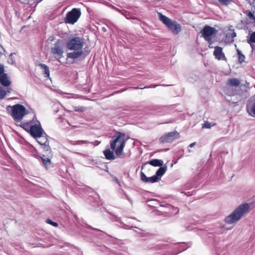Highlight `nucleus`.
<instances>
[{
	"label": "nucleus",
	"mask_w": 255,
	"mask_h": 255,
	"mask_svg": "<svg viewBox=\"0 0 255 255\" xmlns=\"http://www.w3.org/2000/svg\"><path fill=\"white\" fill-rule=\"evenodd\" d=\"M84 44L83 39L79 37H76L68 40L66 44L67 48L76 51L68 53V58L75 59L81 57L83 54L82 48Z\"/></svg>",
	"instance_id": "nucleus-1"
},
{
	"label": "nucleus",
	"mask_w": 255,
	"mask_h": 255,
	"mask_svg": "<svg viewBox=\"0 0 255 255\" xmlns=\"http://www.w3.org/2000/svg\"><path fill=\"white\" fill-rule=\"evenodd\" d=\"M128 138L126 134L117 131L110 141L111 148L114 150L117 156L120 157L123 153L124 148Z\"/></svg>",
	"instance_id": "nucleus-2"
},
{
	"label": "nucleus",
	"mask_w": 255,
	"mask_h": 255,
	"mask_svg": "<svg viewBox=\"0 0 255 255\" xmlns=\"http://www.w3.org/2000/svg\"><path fill=\"white\" fill-rule=\"evenodd\" d=\"M8 114L11 116L16 125H20L24 116L26 114V109L24 106L20 104L13 106H7L6 108Z\"/></svg>",
	"instance_id": "nucleus-3"
},
{
	"label": "nucleus",
	"mask_w": 255,
	"mask_h": 255,
	"mask_svg": "<svg viewBox=\"0 0 255 255\" xmlns=\"http://www.w3.org/2000/svg\"><path fill=\"white\" fill-rule=\"evenodd\" d=\"M19 126L29 132L33 137H40L42 135L43 130L40 122L37 120L35 121L33 119L28 122L21 123Z\"/></svg>",
	"instance_id": "nucleus-4"
},
{
	"label": "nucleus",
	"mask_w": 255,
	"mask_h": 255,
	"mask_svg": "<svg viewBox=\"0 0 255 255\" xmlns=\"http://www.w3.org/2000/svg\"><path fill=\"white\" fill-rule=\"evenodd\" d=\"M250 204L245 203L240 205L231 214L227 216L225 221L227 224H233L239 221L241 217L249 211Z\"/></svg>",
	"instance_id": "nucleus-5"
},
{
	"label": "nucleus",
	"mask_w": 255,
	"mask_h": 255,
	"mask_svg": "<svg viewBox=\"0 0 255 255\" xmlns=\"http://www.w3.org/2000/svg\"><path fill=\"white\" fill-rule=\"evenodd\" d=\"M159 19L173 34L177 35L181 31V25L177 21L171 20L161 13H159Z\"/></svg>",
	"instance_id": "nucleus-6"
},
{
	"label": "nucleus",
	"mask_w": 255,
	"mask_h": 255,
	"mask_svg": "<svg viewBox=\"0 0 255 255\" xmlns=\"http://www.w3.org/2000/svg\"><path fill=\"white\" fill-rule=\"evenodd\" d=\"M217 30L214 27L206 25L201 31V36L204 39L210 43L212 38L217 34Z\"/></svg>",
	"instance_id": "nucleus-7"
},
{
	"label": "nucleus",
	"mask_w": 255,
	"mask_h": 255,
	"mask_svg": "<svg viewBox=\"0 0 255 255\" xmlns=\"http://www.w3.org/2000/svg\"><path fill=\"white\" fill-rule=\"evenodd\" d=\"M51 52L58 61H60V59L63 57L64 51L63 50V42L62 40H57L55 43L53 44L51 47Z\"/></svg>",
	"instance_id": "nucleus-8"
},
{
	"label": "nucleus",
	"mask_w": 255,
	"mask_h": 255,
	"mask_svg": "<svg viewBox=\"0 0 255 255\" xmlns=\"http://www.w3.org/2000/svg\"><path fill=\"white\" fill-rule=\"evenodd\" d=\"M81 12L79 8H73L66 14L64 21L66 23L74 24L80 17Z\"/></svg>",
	"instance_id": "nucleus-9"
},
{
	"label": "nucleus",
	"mask_w": 255,
	"mask_h": 255,
	"mask_svg": "<svg viewBox=\"0 0 255 255\" xmlns=\"http://www.w3.org/2000/svg\"><path fill=\"white\" fill-rule=\"evenodd\" d=\"M180 137L179 133L176 131L170 132L163 134L159 138L160 143H171Z\"/></svg>",
	"instance_id": "nucleus-10"
},
{
	"label": "nucleus",
	"mask_w": 255,
	"mask_h": 255,
	"mask_svg": "<svg viewBox=\"0 0 255 255\" xmlns=\"http://www.w3.org/2000/svg\"><path fill=\"white\" fill-rule=\"evenodd\" d=\"M213 55L215 58L218 60H225L227 61V58L225 54L223 52V48L217 46L214 47V51Z\"/></svg>",
	"instance_id": "nucleus-11"
},
{
	"label": "nucleus",
	"mask_w": 255,
	"mask_h": 255,
	"mask_svg": "<svg viewBox=\"0 0 255 255\" xmlns=\"http://www.w3.org/2000/svg\"><path fill=\"white\" fill-rule=\"evenodd\" d=\"M141 180L145 183H155L160 180V178L157 177V176H153L150 177H147L144 173L142 172L140 174Z\"/></svg>",
	"instance_id": "nucleus-12"
},
{
	"label": "nucleus",
	"mask_w": 255,
	"mask_h": 255,
	"mask_svg": "<svg viewBox=\"0 0 255 255\" xmlns=\"http://www.w3.org/2000/svg\"><path fill=\"white\" fill-rule=\"evenodd\" d=\"M240 81L237 78H233L229 79L227 82L226 86L237 88L240 85Z\"/></svg>",
	"instance_id": "nucleus-13"
},
{
	"label": "nucleus",
	"mask_w": 255,
	"mask_h": 255,
	"mask_svg": "<svg viewBox=\"0 0 255 255\" xmlns=\"http://www.w3.org/2000/svg\"><path fill=\"white\" fill-rule=\"evenodd\" d=\"M238 90L237 88L233 87L226 86L225 89V92L229 96H234L238 94Z\"/></svg>",
	"instance_id": "nucleus-14"
},
{
	"label": "nucleus",
	"mask_w": 255,
	"mask_h": 255,
	"mask_svg": "<svg viewBox=\"0 0 255 255\" xmlns=\"http://www.w3.org/2000/svg\"><path fill=\"white\" fill-rule=\"evenodd\" d=\"M103 153L106 158L108 160H114L116 158V156L114 153V150H111L110 149H106L104 151Z\"/></svg>",
	"instance_id": "nucleus-15"
},
{
	"label": "nucleus",
	"mask_w": 255,
	"mask_h": 255,
	"mask_svg": "<svg viewBox=\"0 0 255 255\" xmlns=\"http://www.w3.org/2000/svg\"><path fill=\"white\" fill-rule=\"evenodd\" d=\"M147 164H149L155 167L161 166L163 165V161L157 159H152L145 163L143 165H142L141 169H143L144 166Z\"/></svg>",
	"instance_id": "nucleus-16"
},
{
	"label": "nucleus",
	"mask_w": 255,
	"mask_h": 255,
	"mask_svg": "<svg viewBox=\"0 0 255 255\" xmlns=\"http://www.w3.org/2000/svg\"><path fill=\"white\" fill-rule=\"evenodd\" d=\"M0 82L1 84L5 87H7L10 85V82L8 79L6 74H3L0 76Z\"/></svg>",
	"instance_id": "nucleus-17"
},
{
	"label": "nucleus",
	"mask_w": 255,
	"mask_h": 255,
	"mask_svg": "<svg viewBox=\"0 0 255 255\" xmlns=\"http://www.w3.org/2000/svg\"><path fill=\"white\" fill-rule=\"evenodd\" d=\"M38 66L43 70L44 77L49 78L50 76V71L49 67L45 64L42 63H38Z\"/></svg>",
	"instance_id": "nucleus-18"
},
{
	"label": "nucleus",
	"mask_w": 255,
	"mask_h": 255,
	"mask_svg": "<svg viewBox=\"0 0 255 255\" xmlns=\"http://www.w3.org/2000/svg\"><path fill=\"white\" fill-rule=\"evenodd\" d=\"M247 111L248 113L252 117L255 116V103L249 104L247 106Z\"/></svg>",
	"instance_id": "nucleus-19"
},
{
	"label": "nucleus",
	"mask_w": 255,
	"mask_h": 255,
	"mask_svg": "<svg viewBox=\"0 0 255 255\" xmlns=\"http://www.w3.org/2000/svg\"><path fill=\"white\" fill-rule=\"evenodd\" d=\"M69 143L72 145H82L84 144H89V143H92L94 144L95 145H97L95 143H94V142H90L88 140H69Z\"/></svg>",
	"instance_id": "nucleus-20"
},
{
	"label": "nucleus",
	"mask_w": 255,
	"mask_h": 255,
	"mask_svg": "<svg viewBox=\"0 0 255 255\" xmlns=\"http://www.w3.org/2000/svg\"><path fill=\"white\" fill-rule=\"evenodd\" d=\"M166 170V167H160L157 170V171L156 172V175H155V176H157V177H158V176H162L165 172Z\"/></svg>",
	"instance_id": "nucleus-21"
},
{
	"label": "nucleus",
	"mask_w": 255,
	"mask_h": 255,
	"mask_svg": "<svg viewBox=\"0 0 255 255\" xmlns=\"http://www.w3.org/2000/svg\"><path fill=\"white\" fill-rule=\"evenodd\" d=\"M41 160L44 166L46 167V168H47V167L51 163L50 159L48 158L41 157Z\"/></svg>",
	"instance_id": "nucleus-22"
},
{
	"label": "nucleus",
	"mask_w": 255,
	"mask_h": 255,
	"mask_svg": "<svg viewBox=\"0 0 255 255\" xmlns=\"http://www.w3.org/2000/svg\"><path fill=\"white\" fill-rule=\"evenodd\" d=\"M237 52H238V60H239V62L240 63H243V62H244L245 61V56L244 55H243L241 52L239 50H237Z\"/></svg>",
	"instance_id": "nucleus-23"
},
{
	"label": "nucleus",
	"mask_w": 255,
	"mask_h": 255,
	"mask_svg": "<svg viewBox=\"0 0 255 255\" xmlns=\"http://www.w3.org/2000/svg\"><path fill=\"white\" fill-rule=\"evenodd\" d=\"M248 43L251 44V46L252 47V43H255V31L253 32L251 35L250 39L248 40Z\"/></svg>",
	"instance_id": "nucleus-24"
},
{
	"label": "nucleus",
	"mask_w": 255,
	"mask_h": 255,
	"mask_svg": "<svg viewBox=\"0 0 255 255\" xmlns=\"http://www.w3.org/2000/svg\"><path fill=\"white\" fill-rule=\"evenodd\" d=\"M6 91L0 87V99H3L6 96Z\"/></svg>",
	"instance_id": "nucleus-25"
},
{
	"label": "nucleus",
	"mask_w": 255,
	"mask_h": 255,
	"mask_svg": "<svg viewBox=\"0 0 255 255\" xmlns=\"http://www.w3.org/2000/svg\"><path fill=\"white\" fill-rule=\"evenodd\" d=\"M246 13L250 19L253 20L255 22V16L251 11H247Z\"/></svg>",
	"instance_id": "nucleus-26"
},
{
	"label": "nucleus",
	"mask_w": 255,
	"mask_h": 255,
	"mask_svg": "<svg viewBox=\"0 0 255 255\" xmlns=\"http://www.w3.org/2000/svg\"><path fill=\"white\" fill-rule=\"evenodd\" d=\"M216 125V124H214L212 125L208 122H205V123L203 125L202 128H210L212 126H214Z\"/></svg>",
	"instance_id": "nucleus-27"
},
{
	"label": "nucleus",
	"mask_w": 255,
	"mask_h": 255,
	"mask_svg": "<svg viewBox=\"0 0 255 255\" xmlns=\"http://www.w3.org/2000/svg\"><path fill=\"white\" fill-rule=\"evenodd\" d=\"M46 222L55 227H57L58 226V224L57 223L53 222L50 219H47Z\"/></svg>",
	"instance_id": "nucleus-28"
},
{
	"label": "nucleus",
	"mask_w": 255,
	"mask_h": 255,
	"mask_svg": "<svg viewBox=\"0 0 255 255\" xmlns=\"http://www.w3.org/2000/svg\"><path fill=\"white\" fill-rule=\"evenodd\" d=\"M38 142L39 143H40L41 145H47L48 144V140L46 138H44L43 139V140H39V141H38Z\"/></svg>",
	"instance_id": "nucleus-29"
},
{
	"label": "nucleus",
	"mask_w": 255,
	"mask_h": 255,
	"mask_svg": "<svg viewBox=\"0 0 255 255\" xmlns=\"http://www.w3.org/2000/svg\"><path fill=\"white\" fill-rule=\"evenodd\" d=\"M219 1L223 5H228L232 1V0H219Z\"/></svg>",
	"instance_id": "nucleus-30"
},
{
	"label": "nucleus",
	"mask_w": 255,
	"mask_h": 255,
	"mask_svg": "<svg viewBox=\"0 0 255 255\" xmlns=\"http://www.w3.org/2000/svg\"><path fill=\"white\" fill-rule=\"evenodd\" d=\"M4 71V67L3 65L0 64V76L3 74H4L3 72Z\"/></svg>",
	"instance_id": "nucleus-31"
},
{
	"label": "nucleus",
	"mask_w": 255,
	"mask_h": 255,
	"mask_svg": "<svg viewBox=\"0 0 255 255\" xmlns=\"http://www.w3.org/2000/svg\"><path fill=\"white\" fill-rule=\"evenodd\" d=\"M195 144H196V142H193V143H191V144L189 145V147H193V146Z\"/></svg>",
	"instance_id": "nucleus-32"
},
{
	"label": "nucleus",
	"mask_w": 255,
	"mask_h": 255,
	"mask_svg": "<svg viewBox=\"0 0 255 255\" xmlns=\"http://www.w3.org/2000/svg\"><path fill=\"white\" fill-rule=\"evenodd\" d=\"M155 87H156V86H155V85H151V86H150L149 87H145L144 88H154Z\"/></svg>",
	"instance_id": "nucleus-33"
},
{
	"label": "nucleus",
	"mask_w": 255,
	"mask_h": 255,
	"mask_svg": "<svg viewBox=\"0 0 255 255\" xmlns=\"http://www.w3.org/2000/svg\"><path fill=\"white\" fill-rule=\"evenodd\" d=\"M124 90H120V91H117V92H116L115 93H121L123 91H124Z\"/></svg>",
	"instance_id": "nucleus-34"
},
{
	"label": "nucleus",
	"mask_w": 255,
	"mask_h": 255,
	"mask_svg": "<svg viewBox=\"0 0 255 255\" xmlns=\"http://www.w3.org/2000/svg\"><path fill=\"white\" fill-rule=\"evenodd\" d=\"M209 44H211V43H209ZM209 48H213V47L212 46V45H209Z\"/></svg>",
	"instance_id": "nucleus-35"
},
{
	"label": "nucleus",
	"mask_w": 255,
	"mask_h": 255,
	"mask_svg": "<svg viewBox=\"0 0 255 255\" xmlns=\"http://www.w3.org/2000/svg\"><path fill=\"white\" fill-rule=\"evenodd\" d=\"M133 88V89H137V87H133V88Z\"/></svg>",
	"instance_id": "nucleus-36"
},
{
	"label": "nucleus",
	"mask_w": 255,
	"mask_h": 255,
	"mask_svg": "<svg viewBox=\"0 0 255 255\" xmlns=\"http://www.w3.org/2000/svg\"><path fill=\"white\" fill-rule=\"evenodd\" d=\"M77 154H81V153H79V152H77Z\"/></svg>",
	"instance_id": "nucleus-37"
}]
</instances>
